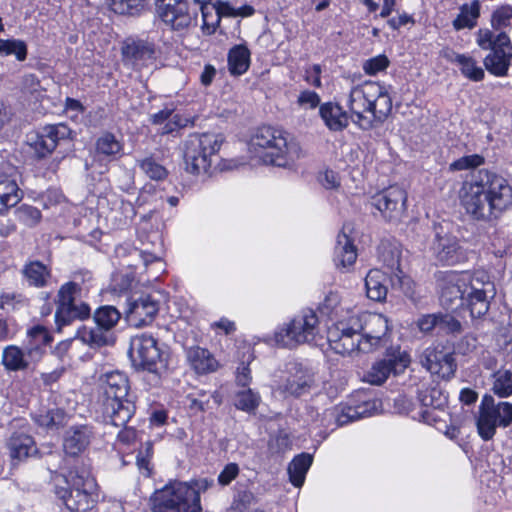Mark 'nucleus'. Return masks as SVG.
Instances as JSON below:
<instances>
[{
  "mask_svg": "<svg viewBox=\"0 0 512 512\" xmlns=\"http://www.w3.org/2000/svg\"><path fill=\"white\" fill-rule=\"evenodd\" d=\"M70 128L63 124L47 125L38 132L27 135V144L38 158L50 155L61 141L70 137Z\"/></svg>",
  "mask_w": 512,
  "mask_h": 512,
  "instance_id": "a211bd4d",
  "label": "nucleus"
},
{
  "mask_svg": "<svg viewBox=\"0 0 512 512\" xmlns=\"http://www.w3.org/2000/svg\"><path fill=\"white\" fill-rule=\"evenodd\" d=\"M155 44L144 39L128 38L122 46L123 60L139 70L155 60Z\"/></svg>",
  "mask_w": 512,
  "mask_h": 512,
  "instance_id": "5701e85b",
  "label": "nucleus"
},
{
  "mask_svg": "<svg viewBox=\"0 0 512 512\" xmlns=\"http://www.w3.org/2000/svg\"><path fill=\"white\" fill-rule=\"evenodd\" d=\"M189 365L197 374H207L217 370L218 362L205 348L194 346L186 352Z\"/></svg>",
  "mask_w": 512,
  "mask_h": 512,
  "instance_id": "f704fd0d",
  "label": "nucleus"
},
{
  "mask_svg": "<svg viewBox=\"0 0 512 512\" xmlns=\"http://www.w3.org/2000/svg\"><path fill=\"white\" fill-rule=\"evenodd\" d=\"M427 369L432 374H437L441 378L449 379L456 370L455 359L450 352L428 349L425 355Z\"/></svg>",
  "mask_w": 512,
  "mask_h": 512,
  "instance_id": "c756f323",
  "label": "nucleus"
},
{
  "mask_svg": "<svg viewBox=\"0 0 512 512\" xmlns=\"http://www.w3.org/2000/svg\"><path fill=\"white\" fill-rule=\"evenodd\" d=\"M250 66V51L243 45L233 47L228 54V67L233 75L244 74Z\"/></svg>",
  "mask_w": 512,
  "mask_h": 512,
  "instance_id": "ea45409f",
  "label": "nucleus"
},
{
  "mask_svg": "<svg viewBox=\"0 0 512 512\" xmlns=\"http://www.w3.org/2000/svg\"><path fill=\"white\" fill-rule=\"evenodd\" d=\"M378 257L391 270L398 269L400 266V250L395 244L382 243L378 249Z\"/></svg>",
  "mask_w": 512,
  "mask_h": 512,
  "instance_id": "de8ad7c7",
  "label": "nucleus"
},
{
  "mask_svg": "<svg viewBox=\"0 0 512 512\" xmlns=\"http://www.w3.org/2000/svg\"><path fill=\"white\" fill-rule=\"evenodd\" d=\"M512 6L505 4L498 6L491 14L490 25L495 31L502 30L511 26Z\"/></svg>",
  "mask_w": 512,
  "mask_h": 512,
  "instance_id": "49530a36",
  "label": "nucleus"
},
{
  "mask_svg": "<svg viewBox=\"0 0 512 512\" xmlns=\"http://www.w3.org/2000/svg\"><path fill=\"white\" fill-rule=\"evenodd\" d=\"M487 405L490 409L494 410L495 416L498 419L499 426L508 427L512 424V404L509 402H499L493 404L492 397H488Z\"/></svg>",
  "mask_w": 512,
  "mask_h": 512,
  "instance_id": "3c124183",
  "label": "nucleus"
},
{
  "mask_svg": "<svg viewBox=\"0 0 512 512\" xmlns=\"http://www.w3.org/2000/svg\"><path fill=\"white\" fill-rule=\"evenodd\" d=\"M352 226L345 224L338 234L334 249V262L338 268H349L357 259V249L353 243L350 233Z\"/></svg>",
  "mask_w": 512,
  "mask_h": 512,
  "instance_id": "bb28decb",
  "label": "nucleus"
},
{
  "mask_svg": "<svg viewBox=\"0 0 512 512\" xmlns=\"http://www.w3.org/2000/svg\"><path fill=\"white\" fill-rule=\"evenodd\" d=\"M8 447L11 457L15 459L25 458L35 450L33 438L22 432H16L11 435Z\"/></svg>",
  "mask_w": 512,
  "mask_h": 512,
  "instance_id": "a19ab883",
  "label": "nucleus"
},
{
  "mask_svg": "<svg viewBox=\"0 0 512 512\" xmlns=\"http://www.w3.org/2000/svg\"><path fill=\"white\" fill-rule=\"evenodd\" d=\"M18 332V326L12 319L0 317V342L12 339Z\"/></svg>",
  "mask_w": 512,
  "mask_h": 512,
  "instance_id": "680f3d73",
  "label": "nucleus"
},
{
  "mask_svg": "<svg viewBox=\"0 0 512 512\" xmlns=\"http://www.w3.org/2000/svg\"><path fill=\"white\" fill-rule=\"evenodd\" d=\"M312 462L313 457L308 453H301L293 458L288 466V474L290 482L295 487H301L303 485Z\"/></svg>",
  "mask_w": 512,
  "mask_h": 512,
  "instance_id": "58836bf2",
  "label": "nucleus"
},
{
  "mask_svg": "<svg viewBox=\"0 0 512 512\" xmlns=\"http://www.w3.org/2000/svg\"><path fill=\"white\" fill-rule=\"evenodd\" d=\"M93 438L92 428L88 425H76L66 430L63 437V449L67 455L77 456L90 445Z\"/></svg>",
  "mask_w": 512,
  "mask_h": 512,
  "instance_id": "cd10ccee",
  "label": "nucleus"
},
{
  "mask_svg": "<svg viewBox=\"0 0 512 512\" xmlns=\"http://www.w3.org/2000/svg\"><path fill=\"white\" fill-rule=\"evenodd\" d=\"M121 314L114 306L99 307L94 313L95 327L82 326L77 331V338L91 348H99L114 343L112 329L120 320Z\"/></svg>",
  "mask_w": 512,
  "mask_h": 512,
  "instance_id": "f8f14e48",
  "label": "nucleus"
},
{
  "mask_svg": "<svg viewBox=\"0 0 512 512\" xmlns=\"http://www.w3.org/2000/svg\"><path fill=\"white\" fill-rule=\"evenodd\" d=\"M319 333V319L315 311L305 309L294 316L290 322L279 327L274 334L275 342L287 348L310 343Z\"/></svg>",
  "mask_w": 512,
  "mask_h": 512,
  "instance_id": "9d476101",
  "label": "nucleus"
},
{
  "mask_svg": "<svg viewBox=\"0 0 512 512\" xmlns=\"http://www.w3.org/2000/svg\"><path fill=\"white\" fill-rule=\"evenodd\" d=\"M347 106L353 121L364 130L383 123L392 111L388 88L379 82L365 81L351 88Z\"/></svg>",
  "mask_w": 512,
  "mask_h": 512,
  "instance_id": "7ed1b4c3",
  "label": "nucleus"
},
{
  "mask_svg": "<svg viewBox=\"0 0 512 512\" xmlns=\"http://www.w3.org/2000/svg\"><path fill=\"white\" fill-rule=\"evenodd\" d=\"M390 64L388 57L384 54L365 60L362 64L363 71L370 76H374L382 71H385Z\"/></svg>",
  "mask_w": 512,
  "mask_h": 512,
  "instance_id": "5fc2aeb1",
  "label": "nucleus"
},
{
  "mask_svg": "<svg viewBox=\"0 0 512 512\" xmlns=\"http://www.w3.org/2000/svg\"><path fill=\"white\" fill-rule=\"evenodd\" d=\"M461 323L450 314L438 313V331L445 334H458L461 332Z\"/></svg>",
  "mask_w": 512,
  "mask_h": 512,
  "instance_id": "6e6d98bb",
  "label": "nucleus"
},
{
  "mask_svg": "<svg viewBox=\"0 0 512 512\" xmlns=\"http://www.w3.org/2000/svg\"><path fill=\"white\" fill-rule=\"evenodd\" d=\"M379 401L376 399L361 398L358 400L351 399L345 405L323 411L319 421L320 426L329 427L331 421L334 420L336 426H343L352 421L372 416L379 408Z\"/></svg>",
  "mask_w": 512,
  "mask_h": 512,
  "instance_id": "2eb2a0df",
  "label": "nucleus"
},
{
  "mask_svg": "<svg viewBox=\"0 0 512 512\" xmlns=\"http://www.w3.org/2000/svg\"><path fill=\"white\" fill-rule=\"evenodd\" d=\"M124 144L121 140L110 133L100 135L95 142V156L99 161L111 162L118 160L123 155Z\"/></svg>",
  "mask_w": 512,
  "mask_h": 512,
  "instance_id": "2f4dec72",
  "label": "nucleus"
},
{
  "mask_svg": "<svg viewBox=\"0 0 512 512\" xmlns=\"http://www.w3.org/2000/svg\"><path fill=\"white\" fill-rule=\"evenodd\" d=\"M149 1L150 0H110V8L118 14L133 15L143 9Z\"/></svg>",
  "mask_w": 512,
  "mask_h": 512,
  "instance_id": "8fccbe9b",
  "label": "nucleus"
},
{
  "mask_svg": "<svg viewBox=\"0 0 512 512\" xmlns=\"http://www.w3.org/2000/svg\"><path fill=\"white\" fill-rule=\"evenodd\" d=\"M488 396H485L479 409V415L476 421L479 436L488 441L493 438L496 428L499 425L494 410L487 405Z\"/></svg>",
  "mask_w": 512,
  "mask_h": 512,
  "instance_id": "e433bc0d",
  "label": "nucleus"
},
{
  "mask_svg": "<svg viewBox=\"0 0 512 512\" xmlns=\"http://www.w3.org/2000/svg\"><path fill=\"white\" fill-rule=\"evenodd\" d=\"M459 199L465 211L475 219H489L512 206V186L503 176L479 169L463 182Z\"/></svg>",
  "mask_w": 512,
  "mask_h": 512,
  "instance_id": "f257e3e1",
  "label": "nucleus"
},
{
  "mask_svg": "<svg viewBox=\"0 0 512 512\" xmlns=\"http://www.w3.org/2000/svg\"><path fill=\"white\" fill-rule=\"evenodd\" d=\"M419 400L424 407L419 412V420L429 425H435L439 419L436 410L446 406L447 396L440 387L431 386L419 391Z\"/></svg>",
  "mask_w": 512,
  "mask_h": 512,
  "instance_id": "393cba45",
  "label": "nucleus"
},
{
  "mask_svg": "<svg viewBox=\"0 0 512 512\" xmlns=\"http://www.w3.org/2000/svg\"><path fill=\"white\" fill-rule=\"evenodd\" d=\"M319 114L326 127L334 132L344 130L349 124V116L343 108L333 102H326L319 108Z\"/></svg>",
  "mask_w": 512,
  "mask_h": 512,
  "instance_id": "72a5a7b5",
  "label": "nucleus"
},
{
  "mask_svg": "<svg viewBox=\"0 0 512 512\" xmlns=\"http://www.w3.org/2000/svg\"><path fill=\"white\" fill-rule=\"evenodd\" d=\"M223 138L219 134H194L184 142L185 170L191 174L205 173L211 166L212 157L220 150Z\"/></svg>",
  "mask_w": 512,
  "mask_h": 512,
  "instance_id": "1a4fd4ad",
  "label": "nucleus"
},
{
  "mask_svg": "<svg viewBox=\"0 0 512 512\" xmlns=\"http://www.w3.org/2000/svg\"><path fill=\"white\" fill-rule=\"evenodd\" d=\"M239 474V466L236 463L227 464L218 476L221 485L230 484Z\"/></svg>",
  "mask_w": 512,
  "mask_h": 512,
  "instance_id": "0e129e2a",
  "label": "nucleus"
},
{
  "mask_svg": "<svg viewBox=\"0 0 512 512\" xmlns=\"http://www.w3.org/2000/svg\"><path fill=\"white\" fill-rule=\"evenodd\" d=\"M340 303V298L337 293H329L323 303H322V310L324 313L328 314L329 316H337L338 314V305Z\"/></svg>",
  "mask_w": 512,
  "mask_h": 512,
  "instance_id": "69168bd1",
  "label": "nucleus"
},
{
  "mask_svg": "<svg viewBox=\"0 0 512 512\" xmlns=\"http://www.w3.org/2000/svg\"><path fill=\"white\" fill-rule=\"evenodd\" d=\"M99 382L106 421L115 427H125L135 412V405L127 399V376L120 371H110L101 375Z\"/></svg>",
  "mask_w": 512,
  "mask_h": 512,
  "instance_id": "39448f33",
  "label": "nucleus"
},
{
  "mask_svg": "<svg viewBox=\"0 0 512 512\" xmlns=\"http://www.w3.org/2000/svg\"><path fill=\"white\" fill-rule=\"evenodd\" d=\"M158 310V302L151 295H142L129 302L126 318L131 325L141 327L151 323Z\"/></svg>",
  "mask_w": 512,
  "mask_h": 512,
  "instance_id": "a878e982",
  "label": "nucleus"
},
{
  "mask_svg": "<svg viewBox=\"0 0 512 512\" xmlns=\"http://www.w3.org/2000/svg\"><path fill=\"white\" fill-rule=\"evenodd\" d=\"M497 46L489 50V53L483 59L486 70L496 76L504 77L512 60V43L506 32H500V39Z\"/></svg>",
  "mask_w": 512,
  "mask_h": 512,
  "instance_id": "4be33fe9",
  "label": "nucleus"
},
{
  "mask_svg": "<svg viewBox=\"0 0 512 512\" xmlns=\"http://www.w3.org/2000/svg\"><path fill=\"white\" fill-rule=\"evenodd\" d=\"M435 258L443 265H455L466 259V253L456 236L449 233L448 224L435 225L433 242Z\"/></svg>",
  "mask_w": 512,
  "mask_h": 512,
  "instance_id": "6ab92c4d",
  "label": "nucleus"
},
{
  "mask_svg": "<svg viewBox=\"0 0 512 512\" xmlns=\"http://www.w3.org/2000/svg\"><path fill=\"white\" fill-rule=\"evenodd\" d=\"M141 170L153 180H162L167 176L164 166L155 161L152 157H146L138 161Z\"/></svg>",
  "mask_w": 512,
  "mask_h": 512,
  "instance_id": "603ef678",
  "label": "nucleus"
},
{
  "mask_svg": "<svg viewBox=\"0 0 512 512\" xmlns=\"http://www.w3.org/2000/svg\"><path fill=\"white\" fill-rule=\"evenodd\" d=\"M0 54L12 55L23 61L26 58L27 49L23 41L20 40H2L0 39Z\"/></svg>",
  "mask_w": 512,
  "mask_h": 512,
  "instance_id": "864d4df0",
  "label": "nucleus"
},
{
  "mask_svg": "<svg viewBox=\"0 0 512 512\" xmlns=\"http://www.w3.org/2000/svg\"><path fill=\"white\" fill-rule=\"evenodd\" d=\"M417 326L424 333L431 332L434 328L438 329V313L421 316L417 321Z\"/></svg>",
  "mask_w": 512,
  "mask_h": 512,
  "instance_id": "338daca9",
  "label": "nucleus"
},
{
  "mask_svg": "<svg viewBox=\"0 0 512 512\" xmlns=\"http://www.w3.org/2000/svg\"><path fill=\"white\" fill-rule=\"evenodd\" d=\"M1 363L7 371L17 372L27 370L38 361L29 358L24 345L23 348L8 345L2 351Z\"/></svg>",
  "mask_w": 512,
  "mask_h": 512,
  "instance_id": "473e14b6",
  "label": "nucleus"
},
{
  "mask_svg": "<svg viewBox=\"0 0 512 512\" xmlns=\"http://www.w3.org/2000/svg\"><path fill=\"white\" fill-rule=\"evenodd\" d=\"M79 277L84 282L92 275L88 271L75 274V280L64 283L57 293L55 322L59 331L74 320H85L90 316V306L80 299L82 287L76 281Z\"/></svg>",
  "mask_w": 512,
  "mask_h": 512,
  "instance_id": "6e6552de",
  "label": "nucleus"
},
{
  "mask_svg": "<svg viewBox=\"0 0 512 512\" xmlns=\"http://www.w3.org/2000/svg\"><path fill=\"white\" fill-rule=\"evenodd\" d=\"M320 96L311 90H303L297 97V104L302 109H314L320 104Z\"/></svg>",
  "mask_w": 512,
  "mask_h": 512,
  "instance_id": "052dcab7",
  "label": "nucleus"
},
{
  "mask_svg": "<svg viewBox=\"0 0 512 512\" xmlns=\"http://www.w3.org/2000/svg\"><path fill=\"white\" fill-rule=\"evenodd\" d=\"M484 163V158L478 154L463 156L450 164V170L461 171L476 168Z\"/></svg>",
  "mask_w": 512,
  "mask_h": 512,
  "instance_id": "bf43d9fd",
  "label": "nucleus"
},
{
  "mask_svg": "<svg viewBox=\"0 0 512 512\" xmlns=\"http://www.w3.org/2000/svg\"><path fill=\"white\" fill-rule=\"evenodd\" d=\"M427 369L432 374H437L441 378L449 379L456 370L455 359L450 352L428 349L425 355Z\"/></svg>",
  "mask_w": 512,
  "mask_h": 512,
  "instance_id": "c85d7f7f",
  "label": "nucleus"
},
{
  "mask_svg": "<svg viewBox=\"0 0 512 512\" xmlns=\"http://www.w3.org/2000/svg\"><path fill=\"white\" fill-rule=\"evenodd\" d=\"M52 341L49 331L41 325H36L27 331L26 340L23 345L26 347L30 359L41 361L45 354V348Z\"/></svg>",
  "mask_w": 512,
  "mask_h": 512,
  "instance_id": "7c9ffc66",
  "label": "nucleus"
},
{
  "mask_svg": "<svg viewBox=\"0 0 512 512\" xmlns=\"http://www.w3.org/2000/svg\"><path fill=\"white\" fill-rule=\"evenodd\" d=\"M261 397L250 388H242L235 394V407L245 412H252L259 406Z\"/></svg>",
  "mask_w": 512,
  "mask_h": 512,
  "instance_id": "a18cd8bd",
  "label": "nucleus"
},
{
  "mask_svg": "<svg viewBox=\"0 0 512 512\" xmlns=\"http://www.w3.org/2000/svg\"><path fill=\"white\" fill-rule=\"evenodd\" d=\"M250 157L257 163L288 167L299 159L301 154L297 142L289 140L285 132L261 127L248 144Z\"/></svg>",
  "mask_w": 512,
  "mask_h": 512,
  "instance_id": "20e7f679",
  "label": "nucleus"
},
{
  "mask_svg": "<svg viewBox=\"0 0 512 512\" xmlns=\"http://www.w3.org/2000/svg\"><path fill=\"white\" fill-rule=\"evenodd\" d=\"M152 512H200L199 491L187 482L170 481L150 497Z\"/></svg>",
  "mask_w": 512,
  "mask_h": 512,
  "instance_id": "0eeeda50",
  "label": "nucleus"
},
{
  "mask_svg": "<svg viewBox=\"0 0 512 512\" xmlns=\"http://www.w3.org/2000/svg\"><path fill=\"white\" fill-rule=\"evenodd\" d=\"M17 219L27 226H34L40 220V211L30 205H22L16 210Z\"/></svg>",
  "mask_w": 512,
  "mask_h": 512,
  "instance_id": "4d7b16f0",
  "label": "nucleus"
},
{
  "mask_svg": "<svg viewBox=\"0 0 512 512\" xmlns=\"http://www.w3.org/2000/svg\"><path fill=\"white\" fill-rule=\"evenodd\" d=\"M407 194L399 186H390L371 198V205L389 221L399 220L406 210Z\"/></svg>",
  "mask_w": 512,
  "mask_h": 512,
  "instance_id": "412c9836",
  "label": "nucleus"
},
{
  "mask_svg": "<svg viewBox=\"0 0 512 512\" xmlns=\"http://www.w3.org/2000/svg\"><path fill=\"white\" fill-rule=\"evenodd\" d=\"M156 11L161 21L174 31L188 29L197 19V10L188 0H157Z\"/></svg>",
  "mask_w": 512,
  "mask_h": 512,
  "instance_id": "f3484780",
  "label": "nucleus"
},
{
  "mask_svg": "<svg viewBox=\"0 0 512 512\" xmlns=\"http://www.w3.org/2000/svg\"><path fill=\"white\" fill-rule=\"evenodd\" d=\"M460 66L461 73L468 79L478 82L485 76L484 70L477 65L475 59L464 54H456L453 59Z\"/></svg>",
  "mask_w": 512,
  "mask_h": 512,
  "instance_id": "37998d69",
  "label": "nucleus"
},
{
  "mask_svg": "<svg viewBox=\"0 0 512 512\" xmlns=\"http://www.w3.org/2000/svg\"><path fill=\"white\" fill-rule=\"evenodd\" d=\"M152 454V446L151 443H146L144 450H141L136 457V462L140 470L144 471L146 476L150 475V457Z\"/></svg>",
  "mask_w": 512,
  "mask_h": 512,
  "instance_id": "e2e57ef3",
  "label": "nucleus"
},
{
  "mask_svg": "<svg viewBox=\"0 0 512 512\" xmlns=\"http://www.w3.org/2000/svg\"><path fill=\"white\" fill-rule=\"evenodd\" d=\"M95 486V480L87 469H74L59 479L55 492L69 511L86 512L95 502Z\"/></svg>",
  "mask_w": 512,
  "mask_h": 512,
  "instance_id": "423d86ee",
  "label": "nucleus"
},
{
  "mask_svg": "<svg viewBox=\"0 0 512 512\" xmlns=\"http://www.w3.org/2000/svg\"><path fill=\"white\" fill-rule=\"evenodd\" d=\"M34 420L47 430H56L66 423V413L60 408L48 409L35 414Z\"/></svg>",
  "mask_w": 512,
  "mask_h": 512,
  "instance_id": "79ce46f5",
  "label": "nucleus"
},
{
  "mask_svg": "<svg viewBox=\"0 0 512 512\" xmlns=\"http://www.w3.org/2000/svg\"><path fill=\"white\" fill-rule=\"evenodd\" d=\"M493 391L500 397L512 395V371L499 370L494 374Z\"/></svg>",
  "mask_w": 512,
  "mask_h": 512,
  "instance_id": "09e8293b",
  "label": "nucleus"
},
{
  "mask_svg": "<svg viewBox=\"0 0 512 512\" xmlns=\"http://www.w3.org/2000/svg\"><path fill=\"white\" fill-rule=\"evenodd\" d=\"M130 356L135 365L154 374H162L168 369L169 351L148 334L136 335L130 344Z\"/></svg>",
  "mask_w": 512,
  "mask_h": 512,
  "instance_id": "9b49d317",
  "label": "nucleus"
},
{
  "mask_svg": "<svg viewBox=\"0 0 512 512\" xmlns=\"http://www.w3.org/2000/svg\"><path fill=\"white\" fill-rule=\"evenodd\" d=\"M410 363V357L400 349H390L385 357L375 362L364 375V380L373 385L384 383L391 373H402Z\"/></svg>",
  "mask_w": 512,
  "mask_h": 512,
  "instance_id": "aec40b11",
  "label": "nucleus"
},
{
  "mask_svg": "<svg viewBox=\"0 0 512 512\" xmlns=\"http://www.w3.org/2000/svg\"><path fill=\"white\" fill-rule=\"evenodd\" d=\"M481 2L473 0L460 6L459 14L453 20L452 25L456 31L463 29H473L477 25L480 17Z\"/></svg>",
  "mask_w": 512,
  "mask_h": 512,
  "instance_id": "4c0bfd02",
  "label": "nucleus"
},
{
  "mask_svg": "<svg viewBox=\"0 0 512 512\" xmlns=\"http://www.w3.org/2000/svg\"><path fill=\"white\" fill-rule=\"evenodd\" d=\"M440 302L446 309H456L464 304L473 318L484 316L494 298L496 289L484 271H447L438 277Z\"/></svg>",
  "mask_w": 512,
  "mask_h": 512,
  "instance_id": "f03ea898",
  "label": "nucleus"
},
{
  "mask_svg": "<svg viewBox=\"0 0 512 512\" xmlns=\"http://www.w3.org/2000/svg\"><path fill=\"white\" fill-rule=\"evenodd\" d=\"M500 32L494 34L490 29H479L476 33V43L482 50L493 49L499 43Z\"/></svg>",
  "mask_w": 512,
  "mask_h": 512,
  "instance_id": "13d9d810",
  "label": "nucleus"
},
{
  "mask_svg": "<svg viewBox=\"0 0 512 512\" xmlns=\"http://www.w3.org/2000/svg\"><path fill=\"white\" fill-rule=\"evenodd\" d=\"M388 277L379 269H371L365 277L367 297L373 301L381 302L386 299L388 292Z\"/></svg>",
  "mask_w": 512,
  "mask_h": 512,
  "instance_id": "c9c22d12",
  "label": "nucleus"
},
{
  "mask_svg": "<svg viewBox=\"0 0 512 512\" xmlns=\"http://www.w3.org/2000/svg\"><path fill=\"white\" fill-rule=\"evenodd\" d=\"M23 273L29 284L35 287L45 286L50 275L47 267L39 261H33L27 264Z\"/></svg>",
  "mask_w": 512,
  "mask_h": 512,
  "instance_id": "c03bdc74",
  "label": "nucleus"
},
{
  "mask_svg": "<svg viewBox=\"0 0 512 512\" xmlns=\"http://www.w3.org/2000/svg\"><path fill=\"white\" fill-rule=\"evenodd\" d=\"M357 314L348 315L329 327L327 340L330 348L340 355H351L354 352H362V340L360 337Z\"/></svg>",
  "mask_w": 512,
  "mask_h": 512,
  "instance_id": "4468645a",
  "label": "nucleus"
},
{
  "mask_svg": "<svg viewBox=\"0 0 512 512\" xmlns=\"http://www.w3.org/2000/svg\"><path fill=\"white\" fill-rule=\"evenodd\" d=\"M17 171L9 165L0 164V213L16 206L23 197V192L16 181Z\"/></svg>",
  "mask_w": 512,
  "mask_h": 512,
  "instance_id": "b1692460",
  "label": "nucleus"
},
{
  "mask_svg": "<svg viewBox=\"0 0 512 512\" xmlns=\"http://www.w3.org/2000/svg\"><path fill=\"white\" fill-rule=\"evenodd\" d=\"M362 352L368 353L386 345L390 338L391 326L388 318L379 313L364 312L357 315Z\"/></svg>",
  "mask_w": 512,
  "mask_h": 512,
  "instance_id": "dca6fc26",
  "label": "nucleus"
},
{
  "mask_svg": "<svg viewBox=\"0 0 512 512\" xmlns=\"http://www.w3.org/2000/svg\"><path fill=\"white\" fill-rule=\"evenodd\" d=\"M22 90L24 93H29L31 95H39L40 82L37 79V77L33 74L25 75L22 80Z\"/></svg>",
  "mask_w": 512,
  "mask_h": 512,
  "instance_id": "774afa93",
  "label": "nucleus"
},
{
  "mask_svg": "<svg viewBox=\"0 0 512 512\" xmlns=\"http://www.w3.org/2000/svg\"><path fill=\"white\" fill-rule=\"evenodd\" d=\"M314 384L315 375L311 368L297 361H289L273 389L284 397H300L309 393Z\"/></svg>",
  "mask_w": 512,
  "mask_h": 512,
  "instance_id": "ddd939ff",
  "label": "nucleus"
}]
</instances>
